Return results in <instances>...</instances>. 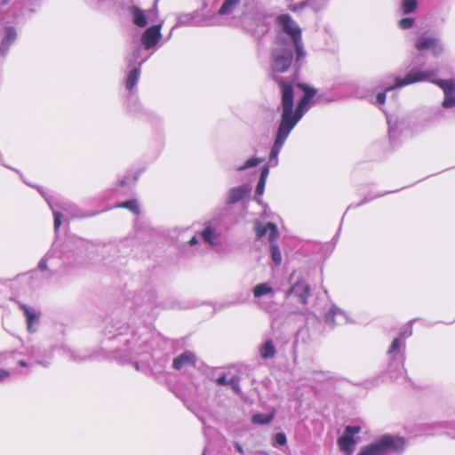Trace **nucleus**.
I'll list each match as a JSON object with an SVG mask.
<instances>
[{"mask_svg":"<svg viewBox=\"0 0 455 455\" xmlns=\"http://www.w3.org/2000/svg\"><path fill=\"white\" fill-rule=\"evenodd\" d=\"M279 83L282 90L281 122L284 123L285 121L287 125L294 128L303 115L315 104L314 98L316 94V90L305 84H297L296 88L303 92V96L294 110V88L283 80Z\"/></svg>","mask_w":455,"mask_h":455,"instance_id":"1","label":"nucleus"},{"mask_svg":"<svg viewBox=\"0 0 455 455\" xmlns=\"http://www.w3.org/2000/svg\"><path fill=\"white\" fill-rule=\"evenodd\" d=\"M163 25L164 21L161 20L145 29L140 38L141 44L144 48L141 49L140 46L135 47L132 54L127 57V62L132 65L140 60V64H142L152 55L155 47L162 38L161 30Z\"/></svg>","mask_w":455,"mask_h":455,"instance_id":"2","label":"nucleus"},{"mask_svg":"<svg viewBox=\"0 0 455 455\" xmlns=\"http://www.w3.org/2000/svg\"><path fill=\"white\" fill-rule=\"evenodd\" d=\"M278 23L283 31L290 37L287 41L291 51H296V62L299 63L306 57V52L301 40V30L289 15L283 14L277 18Z\"/></svg>","mask_w":455,"mask_h":455,"instance_id":"3","label":"nucleus"},{"mask_svg":"<svg viewBox=\"0 0 455 455\" xmlns=\"http://www.w3.org/2000/svg\"><path fill=\"white\" fill-rule=\"evenodd\" d=\"M405 446L402 437L383 435L376 442L364 447L358 455H387L393 452H401Z\"/></svg>","mask_w":455,"mask_h":455,"instance_id":"4","label":"nucleus"},{"mask_svg":"<svg viewBox=\"0 0 455 455\" xmlns=\"http://www.w3.org/2000/svg\"><path fill=\"white\" fill-rule=\"evenodd\" d=\"M242 0H221L219 6L212 5L208 9L214 27L228 26L232 23L238 12Z\"/></svg>","mask_w":455,"mask_h":455,"instance_id":"5","label":"nucleus"},{"mask_svg":"<svg viewBox=\"0 0 455 455\" xmlns=\"http://www.w3.org/2000/svg\"><path fill=\"white\" fill-rule=\"evenodd\" d=\"M254 230L256 232V236L258 239L262 238L265 235H267L268 242L270 243L271 259L275 266H280L283 259L280 248L276 243V239L279 236V232L276 225L271 222L263 225L259 220H256L254 222Z\"/></svg>","mask_w":455,"mask_h":455,"instance_id":"6","label":"nucleus"},{"mask_svg":"<svg viewBox=\"0 0 455 455\" xmlns=\"http://www.w3.org/2000/svg\"><path fill=\"white\" fill-rule=\"evenodd\" d=\"M293 54L288 43L282 36L275 42L271 54V68L275 73H283L289 69Z\"/></svg>","mask_w":455,"mask_h":455,"instance_id":"7","label":"nucleus"},{"mask_svg":"<svg viewBox=\"0 0 455 455\" xmlns=\"http://www.w3.org/2000/svg\"><path fill=\"white\" fill-rule=\"evenodd\" d=\"M435 75V73L434 71H422L418 68H414L406 75L404 78L395 77L394 84H387L384 87V92L377 94L376 103L380 105L385 103L387 92L401 88L411 84L423 82L424 80H430V78Z\"/></svg>","mask_w":455,"mask_h":455,"instance_id":"8","label":"nucleus"},{"mask_svg":"<svg viewBox=\"0 0 455 455\" xmlns=\"http://www.w3.org/2000/svg\"><path fill=\"white\" fill-rule=\"evenodd\" d=\"M405 342L403 338H396L393 340L388 354L393 361L389 363L387 373L391 380L395 381L403 377V352Z\"/></svg>","mask_w":455,"mask_h":455,"instance_id":"9","label":"nucleus"},{"mask_svg":"<svg viewBox=\"0 0 455 455\" xmlns=\"http://www.w3.org/2000/svg\"><path fill=\"white\" fill-rule=\"evenodd\" d=\"M179 26H196V27H214L208 12L207 4L201 11H196L189 14L181 15L178 20Z\"/></svg>","mask_w":455,"mask_h":455,"instance_id":"10","label":"nucleus"},{"mask_svg":"<svg viewBox=\"0 0 455 455\" xmlns=\"http://www.w3.org/2000/svg\"><path fill=\"white\" fill-rule=\"evenodd\" d=\"M129 13L133 24L139 28H145L148 23L156 22L158 18L156 4L148 10H143L138 6L132 5L129 8Z\"/></svg>","mask_w":455,"mask_h":455,"instance_id":"11","label":"nucleus"},{"mask_svg":"<svg viewBox=\"0 0 455 455\" xmlns=\"http://www.w3.org/2000/svg\"><path fill=\"white\" fill-rule=\"evenodd\" d=\"M285 123H286L285 121H284V123L280 122L279 127L277 129L275 140L274 145L271 148L270 155H269V162L268 163L271 166L277 165L278 155H279L286 139L288 138L289 134L291 133V132L293 129L291 126L287 125Z\"/></svg>","mask_w":455,"mask_h":455,"instance_id":"12","label":"nucleus"},{"mask_svg":"<svg viewBox=\"0 0 455 455\" xmlns=\"http://www.w3.org/2000/svg\"><path fill=\"white\" fill-rule=\"evenodd\" d=\"M361 431L358 426H347L345 433L338 439V443L341 451L347 452V455H352L354 447L356 443L355 435Z\"/></svg>","mask_w":455,"mask_h":455,"instance_id":"13","label":"nucleus"},{"mask_svg":"<svg viewBox=\"0 0 455 455\" xmlns=\"http://www.w3.org/2000/svg\"><path fill=\"white\" fill-rule=\"evenodd\" d=\"M435 75L430 78V82L438 84L444 92L445 98L443 101V106L444 108H452L455 106V80H435L434 77L436 76V71L433 70Z\"/></svg>","mask_w":455,"mask_h":455,"instance_id":"14","label":"nucleus"},{"mask_svg":"<svg viewBox=\"0 0 455 455\" xmlns=\"http://www.w3.org/2000/svg\"><path fill=\"white\" fill-rule=\"evenodd\" d=\"M415 47L418 51L428 50L435 56H438L443 52L441 41L431 36H419L415 43Z\"/></svg>","mask_w":455,"mask_h":455,"instance_id":"15","label":"nucleus"},{"mask_svg":"<svg viewBox=\"0 0 455 455\" xmlns=\"http://www.w3.org/2000/svg\"><path fill=\"white\" fill-rule=\"evenodd\" d=\"M1 34L0 54L5 56L17 38V31L12 26H5L1 29Z\"/></svg>","mask_w":455,"mask_h":455,"instance_id":"16","label":"nucleus"},{"mask_svg":"<svg viewBox=\"0 0 455 455\" xmlns=\"http://www.w3.org/2000/svg\"><path fill=\"white\" fill-rule=\"evenodd\" d=\"M325 322L330 326L342 325L349 322L348 315L336 306L330 307L325 315Z\"/></svg>","mask_w":455,"mask_h":455,"instance_id":"17","label":"nucleus"},{"mask_svg":"<svg viewBox=\"0 0 455 455\" xmlns=\"http://www.w3.org/2000/svg\"><path fill=\"white\" fill-rule=\"evenodd\" d=\"M310 293L309 285L304 281H298L289 291L288 295L292 296L303 305L307 303V298Z\"/></svg>","mask_w":455,"mask_h":455,"instance_id":"18","label":"nucleus"},{"mask_svg":"<svg viewBox=\"0 0 455 455\" xmlns=\"http://www.w3.org/2000/svg\"><path fill=\"white\" fill-rule=\"evenodd\" d=\"M200 235L205 243H209L211 246H214L217 244L220 236V229L217 223L210 222L206 224Z\"/></svg>","mask_w":455,"mask_h":455,"instance_id":"19","label":"nucleus"},{"mask_svg":"<svg viewBox=\"0 0 455 455\" xmlns=\"http://www.w3.org/2000/svg\"><path fill=\"white\" fill-rule=\"evenodd\" d=\"M251 190V188L247 184L232 188L228 192L227 203L228 204H233L241 201L250 194Z\"/></svg>","mask_w":455,"mask_h":455,"instance_id":"20","label":"nucleus"},{"mask_svg":"<svg viewBox=\"0 0 455 455\" xmlns=\"http://www.w3.org/2000/svg\"><path fill=\"white\" fill-rule=\"evenodd\" d=\"M196 363V355L190 351H186L173 360V368L180 370L188 366H192Z\"/></svg>","mask_w":455,"mask_h":455,"instance_id":"21","label":"nucleus"},{"mask_svg":"<svg viewBox=\"0 0 455 455\" xmlns=\"http://www.w3.org/2000/svg\"><path fill=\"white\" fill-rule=\"evenodd\" d=\"M129 67H132V68L129 71L128 73V76H127V78H126V82H125V87L127 90L129 91H132L137 83H138V80L140 78V66L141 64H140V60H138L135 64H132L131 65L129 62Z\"/></svg>","mask_w":455,"mask_h":455,"instance_id":"22","label":"nucleus"},{"mask_svg":"<svg viewBox=\"0 0 455 455\" xmlns=\"http://www.w3.org/2000/svg\"><path fill=\"white\" fill-rule=\"evenodd\" d=\"M253 296L255 298H261L263 296H273L274 295V289L268 283H261L257 284L253 288Z\"/></svg>","mask_w":455,"mask_h":455,"instance_id":"23","label":"nucleus"},{"mask_svg":"<svg viewBox=\"0 0 455 455\" xmlns=\"http://www.w3.org/2000/svg\"><path fill=\"white\" fill-rule=\"evenodd\" d=\"M22 308L27 318L28 329L29 331L33 332L36 331L35 326L38 323V316L34 309L25 306H22Z\"/></svg>","mask_w":455,"mask_h":455,"instance_id":"24","label":"nucleus"},{"mask_svg":"<svg viewBox=\"0 0 455 455\" xmlns=\"http://www.w3.org/2000/svg\"><path fill=\"white\" fill-rule=\"evenodd\" d=\"M259 353L262 358L268 359L274 357L275 354V347L271 340L266 341L259 348Z\"/></svg>","mask_w":455,"mask_h":455,"instance_id":"25","label":"nucleus"},{"mask_svg":"<svg viewBox=\"0 0 455 455\" xmlns=\"http://www.w3.org/2000/svg\"><path fill=\"white\" fill-rule=\"evenodd\" d=\"M274 419V413H257L252 417V422L255 424H267Z\"/></svg>","mask_w":455,"mask_h":455,"instance_id":"26","label":"nucleus"},{"mask_svg":"<svg viewBox=\"0 0 455 455\" xmlns=\"http://www.w3.org/2000/svg\"><path fill=\"white\" fill-rule=\"evenodd\" d=\"M418 7L417 0H403L402 4V11L403 14H410L416 11Z\"/></svg>","mask_w":455,"mask_h":455,"instance_id":"27","label":"nucleus"},{"mask_svg":"<svg viewBox=\"0 0 455 455\" xmlns=\"http://www.w3.org/2000/svg\"><path fill=\"white\" fill-rule=\"evenodd\" d=\"M262 162H263V159L252 157L251 159H248L243 164L237 166L236 170L239 172H242V171L255 167Z\"/></svg>","mask_w":455,"mask_h":455,"instance_id":"28","label":"nucleus"},{"mask_svg":"<svg viewBox=\"0 0 455 455\" xmlns=\"http://www.w3.org/2000/svg\"><path fill=\"white\" fill-rule=\"evenodd\" d=\"M45 199L48 202V204H49L50 208L53 212V215H54V229L57 230L60 227V225H61V220H60L61 214L55 208L54 204L52 202V200L50 198L45 197Z\"/></svg>","mask_w":455,"mask_h":455,"instance_id":"29","label":"nucleus"},{"mask_svg":"<svg viewBox=\"0 0 455 455\" xmlns=\"http://www.w3.org/2000/svg\"><path fill=\"white\" fill-rule=\"evenodd\" d=\"M56 251H55V249H52L51 251H49L45 256L40 260L39 264H38V268L41 270V271H45L48 269V261L53 258V256L55 255Z\"/></svg>","mask_w":455,"mask_h":455,"instance_id":"30","label":"nucleus"},{"mask_svg":"<svg viewBox=\"0 0 455 455\" xmlns=\"http://www.w3.org/2000/svg\"><path fill=\"white\" fill-rule=\"evenodd\" d=\"M120 207L126 208L136 214L139 213V204L136 200H129L124 202L123 204H120Z\"/></svg>","mask_w":455,"mask_h":455,"instance_id":"31","label":"nucleus"},{"mask_svg":"<svg viewBox=\"0 0 455 455\" xmlns=\"http://www.w3.org/2000/svg\"><path fill=\"white\" fill-rule=\"evenodd\" d=\"M414 19L411 17H405L399 20V27L403 29H408L412 27Z\"/></svg>","mask_w":455,"mask_h":455,"instance_id":"32","label":"nucleus"},{"mask_svg":"<svg viewBox=\"0 0 455 455\" xmlns=\"http://www.w3.org/2000/svg\"><path fill=\"white\" fill-rule=\"evenodd\" d=\"M325 5V3L321 2L319 4H314L313 1L307 0L302 3V6H310L314 11L317 12L323 9Z\"/></svg>","mask_w":455,"mask_h":455,"instance_id":"33","label":"nucleus"},{"mask_svg":"<svg viewBox=\"0 0 455 455\" xmlns=\"http://www.w3.org/2000/svg\"><path fill=\"white\" fill-rule=\"evenodd\" d=\"M275 443L280 446H283L286 443V436L283 433H277L275 436Z\"/></svg>","mask_w":455,"mask_h":455,"instance_id":"34","label":"nucleus"},{"mask_svg":"<svg viewBox=\"0 0 455 455\" xmlns=\"http://www.w3.org/2000/svg\"><path fill=\"white\" fill-rule=\"evenodd\" d=\"M228 386H230L231 388L235 393H239L240 392L239 383H238V380L235 378H232V379H229Z\"/></svg>","mask_w":455,"mask_h":455,"instance_id":"35","label":"nucleus"},{"mask_svg":"<svg viewBox=\"0 0 455 455\" xmlns=\"http://www.w3.org/2000/svg\"><path fill=\"white\" fill-rule=\"evenodd\" d=\"M266 181L259 180L256 188V194L262 196L265 189Z\"/></svg>","mask_w":455,"mask_h":455,"instance_id":"36","label":"nucleus"},{"mask_svg":"<svg viewBox=\"0 0 455 455\" xmlns=\"http://www.w3.org/2000/svg\"><path fill=\"white\" fill-rule=\"evenodd\" d=\"M10 376H11L10 371L1 369L0 370V383H3L5 380H7Z\"/></svg>","mask_w":455,"mask_h":455,"instance_id":"37","label":"nucleus"},{"mask_svg":"<svg viewBox=\"0 0 455 455\" xmlns=\"http://www.w3.org/2000/svg\"><path fill=\"white\" fill-rule=\"evenodd\" d=\"M268 173H269V169L267 166H265L262 171H261V173H260V177H259V180H267V178L268 176Z\"/></svg>","mask_w":455,"mask_h":455,"instance_id":"38","label":"nucleus"},{"mask_svg":"<svg viewBox=\"0 0 455 455\" xmlns=\"http://www.w3.org/2000/svg\"><path fill=\"white\" fill-rule=\"evenodd\" d=\"M229 379H228L225 376L219 377L217 379V383L220 386L228 385Z\"/></svg>","mask_w":455,"mask_h":455,"instance_id":"39","label":"nucleus"},{"mask_svg":"<svg viewBox=\"0 0 455 455\" xmlns=\"http://www.w3.org/2000/svg\"><path fill=\"white\" fill-rule=\"evenodd\" d=\"M197 243H198V238H197L196 235H195V236H193V237L189 240V242H188V243H189L190 245H195V244H196Z\"/></svg>","mask_w":455,"mask_h":455,"instance_id":"40","label":"nucleus"},{"mask_svg":"<svg viewBox=\"0 0 455 455\" xmlns=\"http://www.w3.org/2000/svg\"><path fill=\"white\" fill-rule=\"evenodd\" d=\"M235 449L237 450V451L239 453H241V454L243 453V447L238 443H235Z\"/></svg>","mask_w":455,"mask_h":455,"instance_id":"41","label":"nucleus"},{"mask_svg":"<svg viewBox=\"0 0 455 455\" xmlns=\"http://www.w3.org/2000/svg\"><path fill=\"white\" fill-rule=\"evenodd\" d=\"M126 183H130V176H126L121 180V185H125Z\"/></svg>","mask_w":455,"mask_h":455,"instance_id":"42","label":"nucleus"},{"mask_svg":"<svg viewBox=\"0 0 455 455\" xmlns=\"http://www.w3.org/2000/svg\"><path fill=\"white\" fill-rule=\"evenodd\" d=\"M388 124H389V136H390V138H393L395 131H394L393 127L390 125V121L389 120H388Z\"/></svg>","mask_w":455,"mask_h":455,"instance_id":"43","label":"nucleus"},{"mask_svg":"<svg viewBox=\"0 0 455 455\" xmlns=\"http://www.w3.org/2000/svg\"><path fill=\"white\" fill-rule=\"evenodd\" d=\"M134 365H135V367H136V370H137V371H140V364H139V363H138V362H136V363H134Z\"/></svg>","mask_w":455,"mask_h":455,"instance_id":"44","label":"nucleus"},{"mask_svg":"<svg viewBox=\"0 0 455 455\" xmlns=\"http://www.w3.org/2000/svg\"><path fill=\"white\" fill-rule=\"evenodd\" d=\"M138 175H139V174H137V175H135V176H133V177H132V183H134V182L136 181V180L138 179Z\"/></svg>","mask_w":455,"mask_h":455,"instance_id":"45","label":"nucleus"},{"mask_svg":"<svg viewBox=\"0 0 455 455\" xmlns=\"http://www.w3.org/2000/svg\"><path fill=\"white\" fill-rule=\"evenodd\" d=\"M20 364L21 366H27V363H26V362H24V361H20Z\"/></svg>","mask_w":455,"mask_h":455,"instance_id":"46","label":"nucleus"},{"mask_svg":"<svg viewBox=\"0 0 455 455\" xmlns=\"http://www.w3.org/2000/svg\"><path fill=\"white\" fill-rule=\"evenodd\" d=\"M9 0H0V4H4L8 2Z\"/></svg>","mask_w":455,"mask_h":455,"instance_id":"47","label":"nucleus"},{"mask_svg":"<svg viewBox=\"0 0 455 455\" xmlns=\"http://www.w3.org/2000/svg\"><path fill=\"white\" fill-rule=\"evenodd\" d=\"M38 363L43 364L44 366L48 365V363L38 362Z\"/></svg>","mask_w":455,"mask_h":455,"instance_id":"48","label":"nucleus"},{"mask_svg":"<svg viewBox=\"0 0 455 455\" xmlns=\"http://www.w3.org/2000/svg\"><path fill=\"white\" fill-rule=\"evenodd\" d=\"M203 455H205L204 453Z\"/></svg>","mask_w":455,"mask_h":455,"instance_id":"49","label":"nucleus"}]
</instances>
